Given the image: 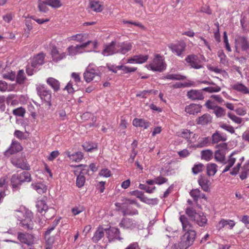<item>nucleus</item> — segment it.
Masks as SVG:
<instances>
[{"label": "nucleus", "instance_id": "obj_1", "mask_svg": "<svg viewBox=\"0 0 249 249\" xmlns=\"http://www.w3.org/2000/svg\"><path fill=\"white\" fill-rule=\"evenodd\" d=\"M244 160V157L238 156L235 152H232L229 157L228 160L225 163L226 165L223 171V173L228 171L235 163L236 160H238L237 165L233 168L232 171L230 172V174L232 175H236L238 173Z\"/></svg>", "mask_w": 249, "mask_h": 249}, {"label": "nucleus", "instance_id": "obj_2", "mask_svg": "<svg viewBox=\"0 0 249 249\" xmlns=\"http://www.w3.org/2000/svg\"><path fill=\"white\" fill-rule=\"evenodd\" d=\"M196 236L195 230L186 231L181 238V241L178 243L180 249H187L194 243Z\"/></svg>", "mask_w": 249, "mask_h": 249}, {"label": "nucleus", "instance_id": "obj_3", "mask_svg": "<svg viewBox=\"0 0 249 249\" xmlns=\"http://www.w3.org/2000/svg\"><path fill=\"white\" fill-rule=\"evenodd\" d=\"M124 50V47L121 45L120 43L112 41L104 46L102 54L105 56H108L118 53H123Z\"/></svg>", "mask_w": 249, "mask_h": 249}, {"label": "nucleus", "instance_id": "obj_4", "mask_svg": "<svg viewBox=\"0 0 249 249\" xmlns=\"http://www.w3.org/2000/svg\"><path fill=\"white\" fill-rule=\"evenodd\" d=\"M102 72L98 68L93 67L92 65H89L83 74L84 78L86 82L89 83L93 78L97 77V81L101 79Z\"/></svg>", "mask_w": 249, "mask_h": 249}, {"label": "nucleus", "instance_id": "obj_5", "mask_svg": "<svg viewBox=\"0 0 249 249\" xmlns=\"http://www.w3.org/2000/svg\"><path fill=\"white\" fill-rule=\"evenodd\" d=\"M186 213L199 226H204L207 223V219L206 216L202 213H196L192 208H187Z\"/></svg>", "mask_w": 249, "mask_h": 249}, {"label": "nucleus", "instance_id": "obj_6", "mask_svg": "<svg viewBox=\"0 0 249 249\" xmlns=\"http://www.w3.org/2000/svg\"><path fill=\"white\" fill-rule=\"evenodd\" d=\"M38 95L41 99L50 107L52 105V94L50 90L47 89L45 85H41L36 88Z\"/></svg>", "mask_w": 249, "mask_h": 249}, {"label": "nucleus", "instance_id": "obj_7", "mask_svg": "<svg viewBox=\"0 0 249 249\" xmlns=\"http://www.w3.org/2000/svg\"><path fill=\"white\" fill-rule=\"evenodd\" d=\"M149 67L153 71L161 72L165 69L166 64L164 62L162 56L159 54H157L152 62L149 64Z\"/></svg>", "mask_w": 249, "mask_h": 249}, {"label": "nucleus", "instance_id": "obj_8", "mask_svg": "<svg viewBox=\"0 0 249 249\" xmlns=\"http://www.w3.org/2000/svg\"><path fill=\"white\" fill-rule=\"evenodd\" d=\"M217 149L214 153L215 159L216 161L223 162L225 160V155L227 150V144L226 143H221L216 146Z\"/></svg>", "mask_w": 249, "mask_h": 249}, {"label": "nucleus", "instance_id": "obj_9", "mask_svg": "<svg viewBox=\"0 0 249 249\" xmlns=\"http://www.w3.org/2000/svg\"><path fill=\"white\" fill-rule=\"evenodd\" d=\"M185 60L192 68L200 69L203 67L201 61L196 55H188L186 57Z\"/></svg>", "mask_w": 249, "mask_h": 249}, {"label": "nucleus", "instance_id": "obj_10", "mask_svg": "<svg viewBox=\"0 0 249 249\" xmlns=\"http://www.w3.org/2000/svg\"><path fill=\"white\" fill-rule=\"evenodd\" d=\"M18 239L22 244L32 246L35 243V236L27 232H18Z\"/></svg>", "mask_w": 249, "mask_h": 249}, {"label": "nucleus", "instance_id": "obj_11", "mask_svg": "<svg viewBox=\"0 0 249 249\" xmlns=\"http://www.w3.org/2000/svg\"><path fill=\"white\" fill-rule=\"evenodd\" d=\"M172 52L180 56L185 52L186 45L184 42H178L177 43H171L168 46Z\"/></svg>", "mask_w": 249, "mask_h": 249}, {"label": "nucleus", "instance_id": "obj_12", "mask_svg": "<svg viewBox=\"0 0 249 249\" xmlns=\"http://www.w3.org/2000/svg\"><path fill=\"white\" fill-rule=\"evenodd\" d=\"M92 42L89 40L81 45H77L76 46H70L67 48V51L69 55L73 56L77 53H83V50Z\"/></svg>", "mask_w": 249, "mask_h": 249}, {"label": "nucleus", "instance_id": "obj_13", "mask_svg": "<svg viewBox=\"0 0 249 249\" xmlns=\"http://www.w3.org/2000/svg\"><path fill=\"white\" fill-rule=\"evenodd\" d=\"M107 237L108 239L109 242H113L116 240L121 241L123 238L120 236V231L118 228L115 227H110L108 229H106Z\"/></svg>", "mask_w": 249, "mask_h": 249}, {"label": "nucleus", "instance_id": "obj_14", "mask_svg": "<svg viewBox=\"0 0 249 249\" xmlns=\"http://www.w3.org/2000/svg\"><path fill=\"white\" fill-rule=\"evenodd\" d=\"M235 47L237 51L240 49L246 51L249 49V40L246 37L239 36L235 38Z\"/></svg>", "mask_w": 249, "mask_h": 249}, {"label": "nucleus", "instance_id": "obj_15", "mask_svg": "<svg viewBox=\"0 0 249 249\" xmlns=\"http://www.w3.org/2000/svg\"><path fill=\"white\" fill-rule=\"evenodd\" d=\"M178 136L182 137L190 143L196 142L198 135L196 134H193L188 129H182L180 132L178 133Z\"/></svg>", "mask_w": 249, "mask_h": 249}, {"label": "nucleus", "instance_id": "obj_16", "mask_svg": "<svg viewBox=\"0 0 249 249\" xmlns=\"http://www.w3.org/2000/svg\"><path fill=\"white\" fill-rule=\"evenodd\" d=\"M12 164L17 168H20L22 170H29L30 167L26 161L22 159H12L11 160Z\"/></svg>", "mask_w": 249, "mask_h": 249}, {"label": "nucleus", "instance_id": "obj_17", "mask_svg": "<svg viewBox=\"0 0 249 249\" xmlns=\"http://www.w3.org/2000/svg\"><path fill=\"white\" fill-rule=\"evenodd\" d=\"M45 54L41 53L35 56L31 60L32 67L37 68L44 63Z\"/></svg>", "mask_w": 249, "mask_h": 249}, {"label": "nucleus", "instance_id": "obj_18", "mask_svg": "<svg viewBox=\"0 0 249 249\" xmlns=\"http://www.w3.org/2000/svg\"><path fill=\"white\" fill-rule=\"evenodd\" d=\"M188 98L192 100H200L204 99L202 92L198 90L191 89L187 92Z\"/></svg>", "mask_w": 249, "mask_h": 249}, {"label": "nucleus", "instance_id": "obj_19", "mask_svg": "<svg viewBox=\"0 0 249 249\" xmlns=\"http://www.w3.org/2000/svg\"><path fill=\"white\" fill-rule=\"evenodd\" d=\"M36 207L37 211L42 215H45L49 210L54 211V210L52 208L49 209L45 201L42 200H39L37 202Z\"/></svg>", "mask_w": 249, "mask_h": 249}, {"label": "nucleus", "instance_id": "obj_20", "mask_svg": "<svg viewBox=\"0 0 249 249\" xmlns=\"http://www.w3.org/2000/svg\"><path fill=\"white\" fill-rule=\"evenodd\" d=\"M22 150L21 144L17 141H13L10 147L7 149L6 152L12 155Z\"/></svg>", "mask_w": 249, "mask_h": 249}, {"label": "nucleus", "instance_id": "obj_21", "mask_svg": "<svg viewBox=\"0 0 249 249\" xmlns=\"http://www.w3.org/2000/svg\"><path fill=\"white\" fill-rule=\"evenodd\" d=\"M212 139L213 143H217L221 142H225L227 140V136L225 133L216 131L212 135Z\"/></svg>", "mask_w": 249, "mask_h": 249}, {"label": "nucleus", "instance_id": "obj_22", "mask_svg": "<svg viewBox=\"0 0 249 249\" xmlns=\"http://www.w3.org/2000/svg\"><path fill=\"white\" fill-rule=\"evenodd\" d=\"M201 106L196 104H191L187 106L185 108V111L189 114L195 115L200 112Z\"/></svg>", "mask_w": 249, "mask_h": 249}, {"label": "nucleus", "instance_id": "obj_23", "mask_svg": "<svg viewBox=\"0 0 249 249\" xmlns=\"http://www.w3.org/2000/svg\"><path fill=\"white\" fill-rule=\"evenodd\" d=\"M235 222L231 219H221L218 222L217 227L220 230L227 226H229L230 229H232L235 226Z\"/></svg>", "mask_w": 249, "mask_h": 249}, {"label": "nucleus", "instance_id": "obj_24", "mask_svg": "<svg viewBox=\"0 0 249 249\" xmlns=\"http://www.w3.org/2000/svg\"><path fill=\"white\" fill-rule=\"evenodd\" d=\"M51 55L53 60L55 62L61 60L66 56V53H60L55 47L53 48L51 51Z\"/></svg>", "mask_w": 249, "mask_h": 249}, {"label": "nucleus", "instance_id": "obj_25", "mask_svg": "<svg viewBox=\"0 0 249 249\" xmlns=\"http://www.w3.org/2000/svg\"><path fill=\"white\" fill-rule=\"evenodd\" d=\"M105 229L102 227L99 226L96 231L95 232L92 238V240L94 243H97L104 236Z\"/></svg>", "mask_w": 249, "mask_h": 249}, {"label": "nucleus", "instance_id": "obj_26", "mask_svg": "<svg viewBox=\"0 0 249 249\" xmlns=\"http://www.w3.org/2000/svg\"><path fill=\"white\" fill-rule=\"evenodd\" d=\"M11 183L12 188L14 191L18 190L20 189L22 183L19 179L18 174H14L12 176Z\"/></svg>", "mask_w": 249, "mask_h": 249}, {"label": "nucleus", "instance_id": "obj_27", "mask_svg": "<svg viewBox=\"0 0 249 249\" xmlns=\"http://www.w3.org/2000/svg\"><path fill=\"white\" fill-rule=\"evenodd\" d=\"M199 185L204 191L208 192L210 190V180L204 177H201L198 180Z\"/></svg>", "mask_w": 249, "mask_h": 249}, {"label": "nucleus", "instance_id": "obj_28", "mask_svg": "<svg viewBox=\"0 0 249 249\" xmlns=\"http://www.w3.org/2000/svg\"><path fill=\"white\" fill-rule=\"evenodd\" d=\"M150 123L142 119L135 118L133 121V124L136 127H141L147 129L150 126Z\"/></svg>", "mask_w": 249, "mask_h": 249}, {"label": "nucleus", "instance_id": "obj_29", "mask_svg": "<svg viewBox=\"0 0 249 249\" xmlns=\"http://www.w3.org/2000/svg\"><path fill=\"white\" fill-rule=\"evenodd\" d=\"M179 219L182 224V228L184 231H188L190 230H193L192 225L185 215H181Z\"/></svg>", "mask_w": 249, "mask_h": 249}, {"label": "nucleus", "instance_id": "obj_30", "mask_svg": "<svg viewBox=\"0 0 249 249\" xmlns=\"http://www.w3.org/2000/svg\"><path fill=\"white\" fill-rule=\"evenodd\" d=\"M233 89L240 92L243 94H249V89L240 83H237L232 86Z\"/></svg>", "mask_w": 249, "mask_h": 249}, {"label": "nucleus", "instance_id": "obj_31", "mask_svg": "<svg viewBox=\"0 0 249 249\" xmlns=\"http://www.w3.org/2000/svg\"><path fill=\"white\" fill-rule=\"evenodd\" d=\"M211 121L212 117L211 115L206 113L198 117L196 120V123L198 124L205 125L210 123Z\"/></svg>", "mask_w": 249, "mask_h": 249}, {"label": "nucleus", "instance_id": "obj_32", "mask_svg": "<svg viewBox=\"0 0 249 249\" xmlns=\"http://www.w3.org/2000/svg\"><path fill=\"white\" fill-rule=\"evenodd\" d=\"M210 139L208 137H199L197 142L194 146L197 148H201L207 146L210 143Z\"/></svg>", "mask_w": 249, "mask_h": 249}, {"label": "nucleus", "instance_id": "obj_33", "mask_svg": "<svg viewBox=\"0 0 249 249\" xmlns=\"http://www.w3.org/2000/svg\"><path fill=\"white\" fill-rule=\"evenodd\" d=\"M47 83L53 88L54 91H57L60 89L59 81L54 78H48L47 80Z\"/></svg>", "mask_w": 249, "mask_h": 249}, {"label": "nucleus", "instance_id": "obj_34", "mask_svg": "<svg viewBox=\"0 0 249 249\" xmlns=\"http://www.w3.org/2000/svg\"><path fill=\"white\" fill-rule=\"evenodd\" d=\"M19 224L24 229L27 230H30L33 229V221H32L30 217H28L27 218L21 220Z\"/></svg>", "mask_w": 249, "mask_h": 249}, {"label": "nucleus", "instance_id": "obj_35", "mask_svg": "<svg viewBox=\"0 0 249 249\" xmlns=\"http://www.w3.org/2000/svg\"><path fill=\"white\" fill-rule=\"evenodd\" d=\"M89 7L94 11L96 12H101L102 10V6L100 4L99 1L96 0H89Z\"/></svg>", "mask_w": 249, "mask_h": 249}, {"label": "nucleus", "instance_id": "obj_36", "mask_svg": "<svg viewBox=\"0 0 249 249\" xmlns=\"http://www.w3.org/2000/svg\"><path fill=\"white\" fill-rule=\"evenodd\" d=\"M66 154L71 160L76 162L80 161L83 158V154L81 152H77L74 154H70V152L68 151Z\"/></svg>", "mask_w": 249, "mask_h": 249}, {"label": "nucleus", "instance_id": "obj_37", "mask_svg": "<svg viewBox=\"0 0 249 249\" xmlns=\"http://www.w3.org/2000/svg\"><path fill=\"white\" fill-rule=\"evenodd\" d=\"M186 76L180 74H168L164 76L163 79L183 80L186 79Z\"/></svg>", "mask_w": 249, "mask_h": 249}, {"label": "nucleus", "instance_id": "obj_38", "mask_svg": "<svg viewBox=\"0 0 249 249\" xmlns=\"http://www.w3.org/2000/svg\"><path fill=\"white\" fill-rule=\"evenodd\" d=\"M217 166L215 163L209 164L207 166V174L209 176H213L217 172Z\"/></svg>", "mask_w": 249, "mask_h": 249}, {"label": "nucleus", "instance_id": "obj_39", "mask_svg": "<svg viewBox=\"0 0 249 249\" xmlns=\"http://www.w3.org/2000/svg\"><path fill=\"white\" fill-rule=\"evenodd\" d=\"M18 177L21 183L24 182H29L31 181V174L26 171H24L20 174L18 175Z\"/></svg>", "mask_w": 249, "mask_h": 249}, {"label": "nucleus", "instance_id": "obj_40", "mask_svg": "<svg viewBox=\"0 0 249 249\" xmlns=\"http://www.w3.org/2000/svg\"><path fill=\"white\" fill-rule=\"evenodd\" d=\"M32 186L34 189L36 190L37 192L40 194L46 192L47 190L46 186L42 183L32 184Z\"/></svg>", "mask_w": 249, "mask_h": 249}, {"label": "nucleus", "instance_id": "obj_41", "mask_svg": "<svg viewBox=\"0 0 249 249\" xmlns=\"http://www.w3.org/2000/svg\"><path fill=\"white\" fill-rule=\"evenodd\" d=\"M88 35L87 34H79L73 35L71 37V39L75 40L79 42L84 41L88 37Z\"/></svg>", "mask_w": 249, "mask_h": 249}, {"label": "nucleus", "instance_id": "obj_42", "mask_svg": "<svg viewBox=\"0 0 249 249\" xmlns=\"http://www.w3.org/2000/svg\"><path fill=\"white\" fill-rule=\"evenodd\" d=\"M26 79V76L23 70H20L18 71L17 77L16 82L18 84H23Z\"/></svg>", "mask_w": 249, "mask_h": 249}, {"label": "nucleus", "instance_id": "obj_43", "mask_svg": "<svg viewBox=\"0 0 249 249\" xmlns=\"http://www.w3.org/2000/svg\"><path fill=\"white\" fill-rule=\"evenodd\" d=\"M213 152L211 150H206L201 151V158L202 159L209 161L212 159Z\"/></svg>", "mask_w": 249, "mask_h": 249}, {"label": "nucleus", "instance_id": "obj_44", "mask_svg": "<svg viewBox=\"0 0 249 249\" xmlns=\"http://www.w3.org/2000/svg\"><path fill=\"white\" fill-rule=\"evenodd\" d=\"M249 172V163L245 164L242 168V171L240 175V178L244 180L247 177V175Z\"/></svg>", "mask_w": 249, "mask_h": 249}, {"label": "nucleus", "instance_id": "obj_45", "mask_svg": "<svg viewBox=\"0 0 249 249\" xmlns=\"http://www.w3.org/2000/svg\"><path fill=\"white\" fill-rule=\"evenodd\" d=\"M82 146L84 150L88 152L91 151L92 150L97 148V145L96 144L89 143V142H85Z\"/></svg>", "mask_w": 249, "mask_h": 249}, {"label": "nucleus", "instance_id": "obj_46", "mask_svg": "<svg viewBox=\"0 0 249 249\" xmlns=\"http://www.w3.org/2000/svg\"><path fill=\"white\" fill-rule=\"evenodd\" d=\"M131 25H134L135 26L139 27V28L143 30H145V27H144V26L139 22L131 21L129 20L125 21V28L131 27Z\"/></svg>", "mask_w": 249, "mask_h": 249}, {"label": "nucleus", "instance_id": "obj_47", "mask_svg": "<svg viewBox=\"0 0 249 249\" xmlns=\"http://www.w3.org/2000/svg\"><path fill=\"white\" fill-rule=\"evenodd\" d=\"M47 0H46L45 1H41L40 0H39L38 3V7L39 9V11L43 12V13H46L48 11L49 9L47 7Z\"/></svg>", "mask_w": 249, "mask_h": 249}, {"label": "nucleus", "instance_id": "obj_48", "mask_svg": "<svg viewBox=\"0 0 249 249\" xmlns=\"http://www.w3.org/2000/svg\"><path fill=\"white\" fill-rule=\"evenodd\" d=\"M77 167H83L80 171H74V174L75 175H77L78 173H79L78 175H82L84 176L85 175H86L89 172V168L87 165H83V164H80L79 165L77 166Z\"/></svg>", "mask_w": 249, "mask_h": 249}, {"label": "nucleus", "instance_id": "obj_49", "mask_svg": "<svg viewBox=\"0 0 249 249\" xmlns=\"http://www.w3.org/2000/svg\"><path fill=\"white\" fill-rule=\"evenodd\" d=\"M227 115L231 120L237 124H241L243 122V119L241 118L237 117L233 113L229 112Z\"/></svg>", "mask_w": 249, "mask_h": 249}, {"label": "nucleus", "instance_id": "obj_50", "mask_svg": "<svg viewBox=\"0 0 249 249\" xmlns=\"http://www.w3.org/2000/svg\"><path fill=\"white\" fill-rule=\"evenodd\" d=\"M47 5L54 8L61 7L62 4L60 0H47Z\"/></svg>", "mask_w": 249, "mask_h": 249}, {"label": "nucleus", "instance_id": "obj_51", "mask_svg": "<svg viewBox=\"0 0 249 249\" xmlns=\"http://www.w3.org/2000/svg\"><path fill=\"white\" fill-rule=\"evenodd\" d=\"M217 55L220 59V63L221 64H222L224 65H227V58L223 51H219L217 53Z\"/></svg>", "mask_w": 249, "mask_h": 249}, {"label": "nucleus", "instance_id": "obj_52", "mask_svg": "<svg viewBox=\"0 0 249 249\" xmlns=\"http://www.w3.org/2000/svg\"><path fill=\"white\" fill-rule=\"evenodd\" d=\"M76 181V186L78 188H81L83 187L85 183V177L83 175H78Z\"/></svg>", "mask_w": 249, "mask_h": 249}, {"label": "nucleus", "instance_id": "obj_53", "mask_svg": "<svg viewBox=\"0 0 249 249\" xmlns=\"http://www.w3.org/2000/svg\"><path fill=\"white\" fill-rule=\"evenodd\" d=\"M135 60H137L136 63L142 64L145 62L148 59V55H135Z\"/></svg>", "mask_w": 249, "mask_h": 249}, {"label": "nucleus", "instance_id": "obj_54", "mask_svg": "<svg viewBox=\"0 0 249 249\" xmlns=\"http://www.w3.org/2000/svg\"><path fill=\"white\" fill-rule=\"evenodd\" d=\"M204 165L202 163H198L195 164L192 169V172L194 174L196 175L202 171Z\"/></svg>", "mask_w": 249, "mask_h": 249}, {"label": "nucleus", "instance_id": "obj_55", "mask_svg": "<svg viewBox=\"0 0 249 249\" xmlns=\"http://www.w3.org/2000/svg\"><path fill=\"white\" fill-rule=\"evenodd\" d=\"M137 143L134 142L132 143V153L130 155V158L128 160V161L130 163H132L134 161V160L137 155V152L135 150V148L137 146Z\"/></svg>", "mask_w": 249, "mask_h": 249}, {"label": "nucleus", "instance_id": "obj_56", "mask_svg": "<svg viewBox=\"0 0 249 249\" xmlns=\"http://www.w3.org/2000/svg\"><path fill=\"white\" fill-rule=\"evenodd\" d=\"M25 109L22 107H18L13 110V113L14 115L19 116L23 117L25 113Z\"/></svg>", "mask_w": 249, "mask_h": 249}, {"label": "nucleus", "instance_id": "obj_57", "mask_svg": "<svg viewBox=\"0 0 249 249\" xmlns=\"http://www.w3.org/2000/svg\"><path fill=\"white\" fill-rule=\"evenodd\" d=\"M213 111L216 116L218 117H221L224 116L225 114V109L220 107L216 106V107H214Z\"/></svg>", "mask_w": 249, "mask_h": 249}, {"label": "nucleus", "instance_id": "obj_58", "mask_svg": "<svg viewBox=\"0 0 249 249\" xmlns=\"http://www.w3.org/2000/svg\"><path fill=\"white\" fill-rule=\"evenodd\" d=\"M202 90L203 91L211 93L213 92H218L220 91L221 88L218 86H215L213 87H208L204 88L202 89Z\"/></svg>", "mask_w": 249, "mask_h": 249}, {"label": "nucleus", "instance_id": "obj_59", "mask_svg": "<svg viewBox=\"0 0 249 249\" xmlns=\"http://www.w3.org/2000/svg\"><path fill=\"white\" fill-rule=\"evenodd\" d=\"M200 192V191L198 189H193L190 192V194L194 201H197L198 200Z\"/></svg>", "mask_w": 249, "mask_h": 249}, {"label": "nucleus", "instance_id": "obj_60", "mask_svg": "<svg viewBox=\"0 0 249 249\" xmlns=\"http://www.w3.org/2000/svg\"><path fill=\"white\" fill-rule=\"evenodd\" d=\"M107 67L110 71H112L114 73H116L118 70L122 69L124 66L123 65L115 66L110 64H107Z\"/></svg>", "mask_w": 249, "mask_h": 249}, {"label": "nucleus", "instance_id": "obj_61", "mask_svg": "<svg viewBox=\"0 0 249 249\" xmlns=\"http://www.w3.org/2000/svg\"><path fill=\"white\" fill-rule=\"evenodd\" d=\"M14 135L20 140H26L27 139V137L24 135V133L18 130H16L14 132Z\"/></svg>", "mask_w": 249, "mask_h": 249}, {"label": "nucleus", "instance_id": "obj_62", "mask_svg": "<svg viewBox=\"0 0 249 249\" xmlns=\"http://www.w3.org/2000/svg\"><path fill=\"white\" fill-rule=\"evenodd\" d=\"M139 188L140 189L145 190L146 193H148L149 194L152 193L154 192V191L156 189L155 187H154L153 188H151L150 187L147 186L142 184H140Z\"/></svg>", "mask_w": 249, "mask_h": 249}, {"label": "nucleus", "instance_id": "obj_63", "mask_svg": "<svg viewBox=\"0 0 249 249\" xmlns=\"http://www.w3.org/2000/svg\"><path fill=\"white\" fill-rule=\"evenodd\" d=\"M3 77L6 79L14 81L16 78V73L14 71H11L10 73L3 74Z\"/></svg>", "mask_w": 249, "mask_h": 249}, {"label": "nucleus", "instance_id": "obj_64", "mask_svg": "<svg viewBox=\"0 0 249 249\" xmlns=\"http://www.w3.org/2000/svg\"><path fill=\"white\" fill-rule=\"evenodd\" d=\"M221 127L224 130L230 132L231 134L234 133L235 132L234 128L230 125L223 124L221 125Z\"/></svg>", "mask_w": 249, "mask_h": 249}]
</instances>
